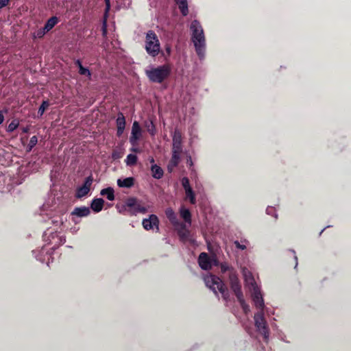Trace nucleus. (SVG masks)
<instances>
[{"mask_svg":"<svg viewBox=\"0 0 351 351\" xmlns=\"http://www.w3.org/2000/svg\"><path fill=\"white\" fill-rule=\"evenodd\" d=\"M190 29L192 32L191 39L195 45L197 56L202 60L205 57L206 51V40L202 27L199 21L193 20L191 23Z\"/></svg>","mask_w":351,"mask_h":351,"instance_id":"nucleus-1","label":"nucleus"},{"mask_svg":"<svg viewBox=\"0 0 351 351\" xmlns=\"http://www.w3.org/2000/svg\"><path fill=\"white\" fill-rule=\"evenodd\" d=\"M205 285L207 287L215 293L216 297L219 298V292L221 294L222 298L226 301H229L230 293L225 284L219 276L209 274L204 277Z\"/></svg>","mask_w":351,"mask_h":351,"instance_id":"nucleus-2","label":"nucleus"},{"mask_svg":"<svg viewBox=\"0 0 351 351\" xmlns=\"http://www.w3.org/2000/svg\"><path fill=\"white\" fill-rule=\"evenodd\" d=\"M171 70L168 64H163L145 71L149 80L153 83L161 84L167 79Z\"/></svg>","mask_w":351,"mask_h":351,"instance_id":"nucleus-3","label":"nucleus"},{"mask_svg":"<svg viewBox=\"0 0 351 351\" xmlns=\"http://www.w3.org/2000/svg\"><path fill=\"white\" fill-rule=\"evenodd\" d=\"M145 49L149 56L156 57L160 51V43L157 34L152 30L145 34Z\"/></svg>","mask_w":351,"mask_h":351,"instance_id":"nucleus-4","label":"nucleus"},{"mask_svg":"<svg viewBox=\"0 0 351 351\" xmlns=\"http://www.w3.org/2000/svg\"><path fill=\"white\" fill-rule=\"evenodd\" d=\"M125 210L130 215H135L138 213L145 214L147 208L141 205L138 199L136 197H128L125 202Z\"/></svg>","mask_w":351,"mask_h":351,"instance_id":"nucleus-5","label":"nucleus"},{"mask_svg":"<svg viewBox=\"0 0 351 351\" xmlns=\"http://www.w3.org/2000/svg\"><path fill=\"white\" fill-rule=\"evenodd\" d=\"M220 269L221 272L224 274L226 272L229 271V282L230 289H234V285H238V287H241L237 271L234 269V267H230L227 263H220Z\"/></svg>","mask_w":351,"mask_h":351,"instance_id":"nucleus-6","label":"nucleus"},{"mask_svg":"<svg viewBox=\"0 0 351 351\" xmlns=\"http://www.w3.org/2000/svg\"><path fill=\"white\" fill-rule=\"evenodd\" d=\"M254 325L258 328L260 333L263 334L265 340H267L269 336V329L267 322L265 320L263 313L258 312L254 316Z\"/></svg>","mask_w":351,"mask_h":351,"instance_id":"nucleus-7","label":"nucleus"},{"mask_svg":"<svg viewBox=\"0 0 351 351\" xmlns=\"http://www.w3.org/2000/svg\"><path fill=\"white\" fill-rule=\"evenodd\" d=\"M182 134L178 130H175L173 136L172 154H181L182 152Z\"/></svg>","mask_w":351,"mask_h":351,"instance_id":"nucleus-8","label":"nucleus"},{"mask_svg":"<svg viewBox=\"0 0 351 351\" xmlns=\"http://www.w3.org/2000/svg\"><path fill=\"white\" fill-rule=\"evenodd\" d=\"M93 182V177L90 176L86 178L85 181H84L83 185L79 186L76 191L75 196L77 198H82L85 195H86L89 191L90 190V187Z\"/></svg>","mask_w":351,"mask_h":351,"instance_id":"nucleus-9","label":"nucleus"},{"mask_svg":"<svg viewBox=\"0 0 351 351\" xmlns=\"http://www.w3.org/2000/svg\"><path fill=\"white\" fill-rule=\"evenodd\" d=\"M234 292L236 298L239 302L241 308H243V312L245 313H247L250 311L249 306L247 304L244 300L243 293L241 291V287H238V285H234V289H231Z\"/></svg>","mask_w":351,"mask_h":351,"instance_id":"nucleus-10","label":"nucleus"},{"mask_svg":"<svg viewBox=\"0 0 351 351\" xmlns=\"http://www.w3.org/2000/svg\"><path fill=\"white\" fill-rule=\"evenodd\" d=\"M141 135V129L138 121H134L132 125L131 136L130 137V142L132 145L134 146L136 142L139 140Z\"/></svg>","mask_w":351,"mask_h":351,"instance_id":"nucleus-11","label":"nucleus"},{"mask_svg":"<svg viewBox=\"0 0 351 351\" xmlns=\"http://www.w3.org/2000/svg\"><path fill=\"white\" fill-rule=\"evenodd\" d=\"M159 220L156 215L152 214L149 218L143 220V226L145 230H153L154 227L158 229Z\"/></svg>","mask_w":351,"mask_h":351,"instance_id":"nucleus-12","label":"nucleus"},{"mask_svg":"<svg viewBox=\"0 0 351 351\" xmlns=\"http://www.w3.org/2000/svg\"><path fill=\"white\" fill-rule=\"evenodd\" d=\"M200 268L205 271H208L211 269V259L206 252H202L197 259Z\"/></svg>","mask_w":351,"mask_h":351,"instance_id":"nucleus-13","label":"nucleus"},{"mask_svg":"<svg viewBox=\"0 0 351 351\" xmlns=\"http://www.w3.org/2000/svg\"><path fill=\"white\" fill-rule=\"evenodd\" d=\"M117 125V136L121 137L122 134L124 132L125 127V119L124 114L122 112H119L118 117L116 119Z\"/></svg>","mask_w":351,"mask_h":351,"instance_id":"nucleus-14","label":"nucleus"},{"mask_svg":"<svg viewBox=\"0 0 351 351\" xmlns=\"http://www.w3.org/2000/svg\"><path fill=\"white\" fill-rule=\"evenodd\" d=\"M252 299L256 308L263 311L264 307V302L262 294L261 293L258 288H254V292L252 293Z\"/></svg>","mask_w":351,"mask_h":351,"instance_id":"nucleus-15","label":"nucleus"},{"mask_svg":"<svg viewBox=\"0 0 351 351\" xmlns=\"http://www.w3.org/2000/svg\"><path fill=\"white\" fill-rule=\"evenodd\" d=\"M74 64L78 68V73L82 76H86L90 80H91L92 73L91 71L87 68L82 65L80 59H77L74 61Z\"/></svg>","mask_w":351,"mask_h":351,"instance_id":"nucleus-16","label":"nucleus"},{"mask_svg":"<svg viewBox=\"0 0 351 351\" xmlns=\"http://www.w3.org/2000/svg\"><path fill=\"white\" fill-rule=\"evenodd\" d=\"M149 162L153 164L152 167H150V171H152L153 178L156 179L162 178L164 174L163 169L160 167V166L154 164V159L153 157L149 158Z\"/></svg>","mask_w":351,"mask_h":351,"instance_id":"nucleus-17","label":"nucleus"},{"mask_svg":"<svg viewBox=\"0 0 351 351\" xmlns=\"http://www.w3.org/2000/svg\"><path fill=\"white\" fill-rule=\"evenodd\" d=\"M180 155L181 154H172V157L167 165V170L169 173H172L174 168L178 165L181 159Z\"/></svg>","mask_w":351,"mask_h":351,"instance_id":"nucleus-18","label":"nucleus"},{"mask_svg":"<svg viewBox=\"0 0 351 351\" xmlns=\"http://www.w3.org/2000/svg\"><path fill=\"white\" fill-rule=\"evenodd\" d=\"M90 214V210L86 206L75 207L73 210L71 215L79 217H87Z\"/></svg>","mask_w":351,"mask_h":351,"instance_id":"nucleus-19","label":"nucleus"},{"mask_svg":"<svg viewBox=\"0 0 351 351\" xmlns=\"http://www.w3.org/2000/svg\"><path fill=\"white\" fill-rule=\"evenodd\" d=\"M165 214H166L169 222H171L174 226H178V225L182 223L178 221L177 215L171 208H167V210H165Z\"/></svg>","mask_w":351,"mask_h":351,"instance_id":"nucleus-20","label":"nucleus"},{"mask_svg":"<svg viewBox=\"0 0 351 351\" xmlns=\"http://www.w3.org/2000/svg\"><path fill=\"white\" fill-rule=\"evenodd\" d=\"M104 203L105 201L102 198H95L91 202L90 208L93 211L99 213L102 210Z\"/></svg>","mask_w":351,"mask_h":351,"instance_id":"nucleus-21","label":"nucleus"},{"mask_svg":"<svg viewBox=\"0 0 351 351\" xmlns=\"http://www.w3.org/2000/svg\"><path fill=\"white\" fill-rule=\"evenodd\" d=\"M118 186L121 188H131L134 185V178H125L123 180L119 179L117 181Z\"/></svg>","mask_w":351,"mask_h":351,"instance_id":"nucleus-22","label":"nucleus"},{"mask_svg":"<svg viewBox=\"0 0 351 351\" xmlns=\"http://www.w3.org/2000/svg\"><path fill=\"white\" fill-rule=\"evenodd\" d=\"M180 226V230L178 231V235L180 237L182 241H186L190 236V231L186 229V225L181 223L178 225Z\"/></svg>","mask_w":351,"mask_h":351,"instance_id":"nucleus-23","label":"nucleus"},{"mask_svg":"<svg viewBox=\"0 0 351 351\" xmlns=\"http://www.w3.org/2000/svg\"><path fill=\"white\" fill-rule=\"evenodd\" d=\"M58 22L59 19L57 16H53L48 19L43 27L45 28V31L49 32L55 27V25L58 23Z\"/></svg>","mask_w":351,"mask_h":351,"instance_id":"nucleus-24","label":"nucleus"},{"mask_svg":"<svg viewBox=\"0 0 351 351\" xmlns=\"http://www.w3.org/2000/svg\"><path fill=\"white\" fill-rule=\"evenodd\" d=\"M100 194L102 196H106V198L110 201H114L115 199L114 189L110 186L101 189Z\"/></svg>","mask_w":351,"mask_h":351,"instance_id":"nucleus-25","label":"nucleus"},{"mask_svg":"<svg viewBox=\"0 0 351 351\" xmlns=\"http://www.w3.org/2000/svg\"><path fill=\"white\" fill-rule=\"evenodd\" d=\"M177 3L178 8L182 13V15L185 16L188 15V4L186 0H174Z\"/></svg>","mask_w":351,"mask_h":351,"instance_id":"nucleus-26","label":"nucleus"},{"mask_svg":"<svg viewBox=\"0 0 351 351\" xmlns=\"http://www.w3.org/2000/svg\"><path fill=\"white\" fill-rule=\"evenodd\" d=\"M180 215L185 223L191 224V213L190 210L182 207L180 209Z\"/></svg>","mask_w":351,"mask_h":351,"instance_id":"nucleus-27","label":"nucleus"},{"mask_svg":"<svg viewBox=\"0 0 351 351\" xmlns=\"http://www.w3.org/2000/svg\"><path fill=\"white\" fill-rule=\"evenodd\" d=\"M138 162V157L133 154H130L125 159V163L128 166H134Z\"/></svg>","mask_w":351,"mask_h":351,"instance_id":"nucleus-28","label":"nucleus"},{"mask_svg":"<svg viewBox=\"0 0 351 351\" xmlns=\"http://www.w3.org/2000/svg\"><path fill=\"white\" fill-rule=\"evenodd\" d=\"M185 193H186V199H189L191 204H195V203H196L195 193H194L193 189L185 190Z\"/></svg>","mask_w":351,"mask_h":351,"instance_id":"nucleus-29","label":"nucleus"},{"mask_svg":"<svg viewBox=\"0 0 351 351\" xmlns=\"http://www.w3.org/2000/svg\"><path fill=\"white\" fill-rule=\"evenodd\" d=\"M19 126V121L17 119H14L11 121V123L8 125V128H7V132H12L16 129H17Z\"/></svg>","mask_w":351,"mask_h":351,"instance_id":"nucleus-30","label":"nucleus"},{"mask_svg":"<svg viewBox=\"0 0 351 351\" xmlns=\"http://www.w3.org/2000/svg\"><path fill=\"white\" fill-rule=\"evenodd\" d=\"M49 106V100H44L43 101V103H41L39 108H38V114L40 116H43V114L45 113V111L47 108H48Z\"/></svg>","mask_w":351,"mask_h":351,"instance_id":"nucleus-31","label":"nucleus"},{"mask_svg":"<svg viewBox=\"0 0 351 351\" xmlns=\"http://www.w3.org/2000/svg\"><path fill=\"white\" fill-rule=\"evenodd\" d=\"M38 143V137L36 136H32L29 140V145L27 146V152H30L34 147Z\"/></svg>","mask_w":351,"mask_h":351,"instance_id":"nucleus-32","label":"nucleus"},{"mask_svg":"<svg viewBox=\"0 0 351 351\" xmlns=\"http://www.w3.org/2000/svg\"><path fill=\"white\" fill-rule=\"evenodd\" d=\"M182 186L184 189V190H188V189H192L191 185H190V180L188 178L184 177L181 180Z\"/></svg>","mask_w":351,"mask_h":351,"instance_id":"nucleus-33","label":"nucleus"},{"mask_svg":"<svg viewBox=\"0 0 351 351\" xmlns=\"http://www.w3.org/2000/svg\"><path fill=\"white\" fill-rule=\"evenodd\" d=\"M49 31H46L44 27L40 28L37 31H36L34 37L38 38H43V36L47 33Z\"/></svg>","mask_w":351,"mask_h":351,"instance_id":"nucleus-34","label":"nucleus"},{"mask_svg":"<svg viewBox=\"0 0 351 351\" xmlns=\"http://www.w3.org/2000/svg\"><path fill=\"white\" fill-rule=\"evenodd\" d=\"M105 1V4H106V8H105V12H104V16L106 18L108 17V15L109 14V12L110 10V0H104Z\"/></svg>","mask_w":351,"mask_h":351,"instance_id":"nucleus-35","label":"nucleus"},{"mask_svg":"<svg viewBox=\"0 0 351 351\" xmlns=\"http://www.w3.org/2000/svg\"><path fill=\"white\" fill-rule=\"evenodd\" d=\"M106 19L104 16V21H103L102 27H101V31H102V36H106L107 34V28H106Z\"/></svg>","mask_w":351,"mask_h":351,"instance_id":"nucleus-36","label":"nucleus"},{"mask_svg":"<svg viewBox=\"0 0 351 351\" xmlns=\"http://www.w3.org/2000/svg\"><path fill=\"white\" fill-rule=\"evenodd\" d=\"M10 0H0V10L9 5Z\"/></svg>","mask_w":351,"mask_h":351,"instance_id":"nucleus-37","label":"nucleus"},{"mask_svg":"<svg viewBox=\"0 0 351 351\" xmlns=\"http://www.w3.org/2000/svg\"><path fill=\"white\" fill-rule=\"evenodd\" d=\"M234 245L237 248L242 250H244L246 247L245 245L239 243L238 241H234Z\"/></svg>","mask_w":351,"mask_h":351,"instance_id":"nucleus-38","label":"nucleus"},{"mask_svg":"<svg viewBox=\"0 0 351 351\" xmlns=\"http://www.w3.org/2000/svg\"><path fill=\"white\" fill-rule=\"evenodd\" d=\"M120 158H121V155L119 152H117L115 150L112 152V159L116 160V159H118Z\"/></svg>","mask_w":351,"mask_h":351,"instance_id":"nucleus-39","label":"nucleus"},{"mask_svg":"<svg viewBox=\"0 0 351 351\" xmlns=\"http://www.w3.org/2000/svg\"><path fill=\"white\" fill-rule=\"evenodd\" d=\"M186 165L187 166L191 167L193 166V161H192V158L191 156H188L186 157Z\"/></svg>","mask_w":351,"mask_h":351,"instance_id":"nucleus-40","label":"nucleus"},{"mask_svg":"<svg viewBox=\"0 0 351 351\" xmlns=\"http://www.w3.org/2000/svg\"><path fill=\"white\" fill-rule=\"evenodd\" d=\"M21 131H22V133H23V134H28L29 131V126H26V127L22 128H21Z\"/></svg>","mask_w":351,"mask_h":351,"instance_id":"nucleus-41","label":"nucleus"},{"mask_svg":"<svg viewBox=\"0 0 351 351\" xmlns=\"http://www.w3.org/2000/svg\"><path fill=\"white\" fill-rule=\"evenodd\" d=\"M4 120H5V117H3L2 111L0 110V124L2 123Z\"/></svg>","mask_w":351,"mask_h":351,"instance_id":"nucleus-42","label":"nucleus"},{"mask_svg":"<svg viewBox=\"0 0 351 351\" xmlns=\"http://www.w3.org/2000/svg\"><path fill=\"white\" fill-rule=\"evenodd\" d=\"M212 263H213V265H215V266H217V265H219V261H218L217 259H215V258H214V259H211V264H212Z\"/></svg>","mask_w":351,"mask_h":351,"instance_id":"nucleus-43","label":"nucleus"},{"mask_svg":"<svg viewBox=\"0 0 351 351\" xmlns=\"http://www.w3.org/2000/svg\"><path fill=\"white\" fill-rule=\"evenodd\" d=\"M150 124H152V129H149L148 131H149V134L154 135V125H153L152 122H150Z\"/></svg>","mask_w":351,"mask_h":351,"instance_id":"nucleus-44","label":"nucleus"},{"mask_svg":"<svg viewBox=\"0 0 351 351\" xmlns=\"http://www.w3.org/2000/svg\"><path fill=\"white\" fill-rule=\"evenodd\" d=\"M130 150H131V152H135V153H138L139 152V149L138 148H132Z\"/></svg>","mask_w":351,"mask_h":351,"instance_id":"nucleus-45","label":"nucleus"},{"mask_svg":"<svg viewBox=\"0 0 351 351\" xmlns=\"http://www.w3.org/2000/svg\"><path fill=\"white\" fill-rule=\"evenodd\" d=\"M167 51L168 53H169V52H170V48H169V47L167 48Z\"/></svg>","mask_w":351,"mask_h":351,"instance_id":"nucleus-46","label":"nucleus"},{"mask_svg":"<svg viewBox=\"0 0 351 351\" xmlns=\"http://www.w3.org/2000/svg\"><path fill=\"white\" fill-rule=\"evenodd\" d=\"M295 259L297 261V256H295Z\"/></svg>","mask_w":351,"mask_h":351,"instance_id":"nucleus-47","label":"nucleus"}]
</instances>
